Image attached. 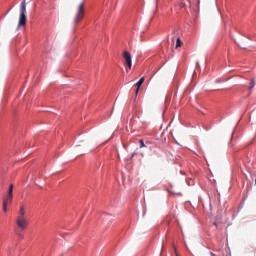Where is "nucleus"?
<instances>
[{"label":"nucleus","instance_id":"nucleus-1","mask_svg":"<svg viewBox=\"0 0 256 256\" xmlns=\"http://www.w3.org/2000/svg\"><path fill=\"white\" fill-rule=\"evenodd\" d=\"M25 25H27V3L26 0H23L20 4L18 27H25Z\"/></svg>","mask_w":256,"mask_h":256},{"label":"nucleus","instance_id":"nucleus-2","mask_svg":"<svg viewBox=\"0 0 256 256\" xmlns=\"http://www.w3.org/2000/svg\"><path fill=\"white\" fill-rule=\"evenodd\" d=\"M83 17H85V3H80L77 9V13L74 18V23L77 25L83 21Z\"/></svg>","mask_w":256,"mask_h":256},{"label":"nucleus","instance_id":"nucleus-3","mask_svg":"<svg viewBox=\"0 0 256 256\" xmlns=\"http://www.w3.org/2000/svg\"><path fill=\"white\" fill-rule=\"evenodd\" d=\"M124 65H126V71L129 73L131 71V67L133 66V60L131 57V53L128 51L123 52Z\"/></svg>","mask_w":256,"mask_h":256},{"label":"nucleus","instance_id":"nucleus-4","mask_svg":"<svg viewBox=\"0 0 256 256\" xmlns=\"http://www.w3.org/2000/svg\"><path fill=\"white\" fill-rule=\"evenodd\" d=\"M16 225L19 227V229L25 231V229H27V225H29V222L27 221V218H16Z\"/></svg>","mask_w":256,"mask_h":256},{"label":"nucleus","instance_id":"nucleus-5","mask_svg":"<svg viewBox=\"0 0 256 256\" xmlns=\"http://www.w3.org/2000/svg\"><path fill=\"white\" fill-rule=\"evenodd\" d=\"M145 83V77L140 78V80L136 83V95L139 93V90L141 89V85Z\"/></svg>","mask_w":256,"mask_h":256},{"label":"nucleus","instance_id":"nucleus-6","mask_svg":"<svg viewBox=\"0 0 256 256\" xmlns=\"http://www.w3.org/2000/svg\"><path fill=\"white\" fill-rule=\"evenodd\" d=\"M9 205V203H13V195L8 194L6 197L3 198V203Z\"/></svg>","mask_w":256,"mask_h":256},{"label":"nucleus","instance_id":"nucleus-7","mask_svg":"<svg viewBox=\"0 0 256 256\" xmlns=\"http://www.w3.org/2000/svg\"><path fill=\"white\" fill-rule=\"evenodd\" d=\"M17 218H25V206H21Z\"/></svg>","mask_w":256,"mask_h":256},{"label":"nucleus","instance_id":"nucleus-8","mask_svg":"<svg viewBox=\"0 0 256 256\" xmlns=\"http://www.w3.org/2000/svg\"><path fill=\"white\" fill-rule=\"evenodd\" d=\"M181 45H182L181 39L177 38V40H176V49H179V47H181Z\"/></svg>","mask_w":256,"mask_h":256},{"label":"nucleus","instance_id":"nucleus-9","mask_svg":"<svg viewBox=\"0 0 256 256\" xmlns=\"http://www.w3.org/2000/svg\"><path fill=\"white\" fill-rule=\"evenodd\" d=\"M8 195H13V184L9 186Z\"/></svg>","mask_w":256,"mask_h":256},{"label":"nucleus","instance_id":"nucleus-10","mask_svg":"<svg viewBox=\"0 0 256 256\" xmlns=\"http://www.w3.org/2000/svg\"><path fill=\"white\" fill-rule=\"evenodd\" d=\"M15 233H16V235H18V237L20 238V239H23L24 238V236H23V234H21L20 232H19V230H15Z\"/></svg>","mask_w":256,"mask_h":256},{"label":"nucleus","instance_id":"nucleus-11","mask_svg":"<svg viewBox=\"0 0 256 256\" xmlns=\"http://www.w3.org/2000/svg\"><path fill=\"white\" fill-rule=\"evenodd\" d=\"M253 87H255V80H251L250 82V87H249L250 91L253 89Z\"/></svg>","mask_w":256,"mask_h":256},{"label":"nucleus","instance_id":"nucleus-12","mask_svg":"<svg viewBox=\"0 0 256 256\" xmlns=\"http://www.w3.org/2000/svg\"><path fill=\"white\" fill-rule=\"evenodd\" d=\"M9 204H7V202H3V211L7 212V206Z\"/></svg>","mask_w":256,"mask_h":256},{"label":"nucleus","instance_id":"nucleus-13","mask_svg":"<svg viewBox=\"0 0 256 256\" xmlns=\"http://www.w3.org/2000/svg\"><path fill=\"white\" fill-rule=\"evenodd\" d=\"M139 143H140V148L147 147L145 145V142H143V140H139Z\"/></svg>","mask_w":256,"mask_h":256},{"label":"nucleus","instance_id":"nucleus-14","mask_svg":"<svg viewBox=\"0 0 256 256\" xmlns=\"http://www.w3.org/2000/svg\"><path fill=\"white\" fill-rule=\"evenodd\" d=\"M173 250H174L175 254L179 253V252H177V246H175V244H173Z\"/></svg>","mask_w":256,"mask_h":256},{"label":"nucleus","instance_id":"nucleus-15","mask_svg":"<svg viewBox=\"0 0 256 256\" xmlns=\"http://www.w3.org/2000/svg\"><path fill=\"white\" fill-rule=\"evenodd\" d=\"M180 7L183 9V7H185V2H181Z\"/></svg>","mask_w":256,"mask_h":256},{"label":"nucleus","instance_id":"nucleus-16","mask_svg":"<svg viewBox=\"0 0 256 256\" xmlns=\"http://www.w3.org/2000/svg\"><path fill=\"white\" fill-rule=\"evenodd\" d=\"M211 256H216L214 253H211Z\"/></svg>","mask_w":256,"mask_h":256}]
</instances>
